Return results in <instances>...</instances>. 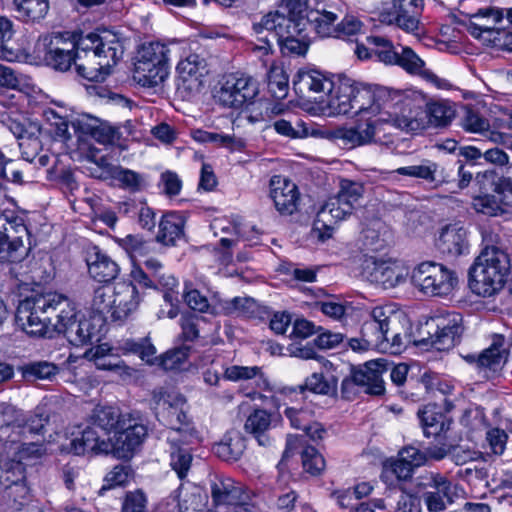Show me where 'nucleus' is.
Returning <instances> with one entry per match:
<instances>
[{
	"label": "nucleus",
	"instance_id": "obj_1",
	"mask_svg": "<svg viewBox=\"0 0 512 512\" xmlns=\"http://www.w3.org/2000/svg\"><path fill=\"white\" fill-rule=\"evenodd\" d=\"M43 63L58 72H66L74 64L77 74L89 81H103L122 59V38L109 30H98L76 36L70 32H54L39 37L35 45Z\"/></svg>",
	"mask_w": 512,
	"mask_h": 512
},
{
	"label": "nucleus",
	"instance_id": "obj_2",
	"mask_svg": "<svg viewBox=\"0 0 512 512\" xmlns=\"http://www.w3.org/2000/svg\"><path fill=\"white\" fill-rule=\"evenodd\" d=\"M462 316L451 312L428 319L419 326V332L426 331L428 337L417 338L412 331L410 319L402 312L391 323L387 331L392 334L391 354L401 353L409 344L431 346L438 351H446L455 346L463 331Z\"/></svg>",
	"mask_w": 512,
	"mask_h": 512
},
{
	"label": "nucleus",
	"instance_id": "obj_3",
	"mask_svg": "<svg viewBox=\"0 0 512 512\" xmlns=\"http://www.w3.org/2000/svg\"><path fill=\"white\" fill-rule=\"evenodd\" d=\"M74 315V303L56 292L32 293L18 304L16 323L30 335H44L49 327L55 331L58 324Z\"/></svg>",
	"mask_w": 512,
	"mask_h": 512
},
{
	"label": "nucleus",
	"instance_id": "obj_4",
	"mask_svg": "<svg viewBox=\"0 0 512 512\" xmlns=\"http://www.w3.org/2000/svg\"><path fill=\"white\" fill-rule=\"evenodd\" d=\"M91 424L106 433L114 432V456L120 459L132 457L135 449L147 435V427L138 414L122 413L113 406H96L90 415Z\"/></svg>",
	"mask_w": 512,
	"mask_h": 512
},
{
	"label": "nucleus",
	"instance_id": "obj_5",
	"mask_svg": "<svg viewBox=\"0 0 512 512\" xmlns=\"http://www.w3.org/2000/svg\"><path fill=\"white\" fill-rule=\"evenodd\" d=\"M307 19L284 15L279 11L269 12L253 24L256 34L267 31L274 38L283 56H305L311 40Z\"/></svg>",
	"mask_w": 512,
	"mask_h": 512
},
{
	"label": "nucleus",
	"instance_id": "obj_6",
	"mask_svg": "<svg viewBox=\"0 0 512 512\" xmlns=\"http://www.w3.org/2000/svg\"><path fill=\"white\" fill-rule=\"evenodd\" d=\"M510 258L498 247H486L468 270L471 291L482 297H491L503 289L510 273Z\"/></svg>",
	"mask_w": 512,
	"mask_h": 512
},
{
	"label": "nucleus",
	"instance_id": "obj_7",
	"mask_svg": "<svg viewBox=\"0 0 512 512\" xmlns=\"http://www.w3.org/2000/svg\"><path fill=\"white\" fill-rule=\"evenodd\" d=\"M475 184L482 197L474 199L477 211L484 214H493L499 204L512 207V165L500 173L495 169L478 172L475 175Z\"/></svg>",
	"mask_w": 512,
	"mask_h": 512
},
{
	"label": "nucleus",
	"instance_id": "obj_8",
	"mask_svg": "<svg viewBox=\"0 0 512 512\" xmlns=\"http://www.w3.org/2000/svg\"><path fill=\"white\" fill-rule=\"evenodd\" d=\"M29 231L24 219L14 211L0 213V261L16 263L23 260L29 251L24 241H29ZM30 245V242H28Z\"/></svg>",
	"mask_w": 512,
	"mask_h": 512
},
{
	"label": "nucleus",
	"instance_id": "obj_9",
	"mask_svg": "<svg viewBox=\"0 0 512 512\" xmlns=\"http://www.w3.org/2000/svg\"><path fill=\"white\" fill-rule=\"evenodd\" d=\"M152 403L155 416L171 429L169 435L194 438L196 432L184 411L186 399L181 394L155 390L152 393Z\"/></svg>",
	"mask_w": 512,
	"mask_h": 512
},
{
	"label": "nucleus",
	"instance_id": "obj_10",
	"mask_svg": "<svg viewBox=\"0 0 512 512\" xmlns=\"http://www.w3.org/2000/svg\"><path fill=\"white\" fill-rule=\"evenodd\" d=\"M411 281L425 295L447 296L457 287L458 276L441 263L424 261L413 269Z\"/></svg>",
	"mask_w": 512,
	"mask_h": 512
},
{
	"label": "nucleus",
	"instance_id": "obj_11",
	"mask_svg": "<svg viewBox=\"0 0 512 512\" xmlns=\"http://www.w3.org/2000/svg\"><path fill=\"white\" fill-rule=\"evenodd\" d=\"M169 48L160 42L143 44L135 63V78L140 84L155 87L168 76Z\"/></svg>",
	"mask_w": 512,
	"mask_h": 512
},
{
	"label": "nucleus",
	"instance_id": "obj_12",
	"mask_svg": "<svg viewBox=\"0 0 512 512\" xmlns=\"http://www.w3.org/2000/svg\"><path fill=\"white\" fill-rule=\"evenodd\" d=\"M258 94V82L253 77L231 74L227 76L215 98L224 107L238 109L252 104Z\"/></svg>",
	"mask_w": 512,
	"mask_h": 512
},
{
	"label": "nucleus",
	"instance_id": "obj_13",
	"mask_svg": "<svg viewBox=\"0 0 512 512\" xmlns=\"http://www.w3.org/2000/svg\"><path fill=\"white\" fill-rule=\"evenodd\" d=\"M103 318L101 316H84L78 318V312L74 306V315L58 324L57 332L63 333L67 340L74 346L86 344L93 345L102 337Z\"/></svg>",
	"mask_w": 512,
	"mask_h": 512
},
{
	"label": "nucleus",
	"instance_id": "obj_14",
	"mask_svg": "<svg viewBox=\"0 0 512 512\" xmlns=\"http://www.w3.org/2000/svg\"><path fill=\"white\" fill-rule=\"evenodd\" d=\"M418 491H423V499L430 512H440L453 502L451 481L440 473L425 472L415 479Z\"/></svg>",
	"mask_w": 512,
	"mask_h": 512
},
{
	"label": "nucleus",
	"instance_id": "obj_15",
	"mask_svg": "<svg viewBox=\"0 0 512 512\" xmlns=\"http://www.w3.org/2000/svg\"><path fill=\"white\" fill-rule=\"evenodd\" d=\"M503 10L495 7L479 9L475 14L470 15L464 23L466 30L476 39L487 45H497L503 30L496 28V24L503 20Z\"/></svg>",
	"mask_w": 512,
	"mask_h": 512
},
{
	"label": "nucleus",
	"instance_id": "obj_16",
	"mask_svg": "<svg viewBox=\"0 0 512 512\" xmlns=\"http://www.w3.org/2000/svg\"><path fill=\"white\" fill-rule=\"evenodd\" d=\"M422 10L423 0H393L390 6L383 8L379 18L382 23L414 33L419 28Z\"/></svg>",
	"mask_w": 512,
	"mask_h": 512
},
{
	"label": "nucleus",
	"instance_id": "obj_17",
	"mask_svg": "<svg viewBox=\"0 0 512 512\" xmlns=\"http://www.w3.org/2000/svg\"><path fill=\"white\" fill-rule=\"evenodd\" d=\"M177 71V93L183 99H189L203 86L202 78L207 73L206 61L198 54H189L178 63Z\"/></svg>",
	"mask_w": 512,
	"mask_h": 512
},
{
	"label": "nucleus",
	"instance_id": "obj_18",
	"mask_svg": "<svg viewBox=\"0 0 512 512\" xmlns=\"http://www.w3.org/2000/svg\"><path fill=\"white\" fill-rule=\"evenodd\" d=\"M363 275L366 279L385 289L393 288L403 282L406 276L404 269L397 263L371 257L365 261Z\"/></svg>",
	"mask_w": 512,
	"mask_h": 512
},
{
	"label": "nucleus",
	"instance_id": "obj_19",
	"mask_svg": "<svg viewBox=\"0 0 512 512\" xmlns=\"http://www.w3.org/2000/svg\"><path fill=\"white\" fill-rule=\"evenodd\" d=\"M355 81L347 76H339L334 87L327 93L322 113L327 116L347 115L352 113Z\"/></svg>",
	"mask_w": 512,
	"mask_h": 512
},
{
	"label": "nucleus",
	"instance_id": "obj_20",
	"mask_svg": "<svg viewBox=\"0 0 512 512\" xmlns=\"http://www.w3.org/2000/svg\"><path fill=\"white\" fill-rule=\"evenodd\" d=\"M295 92L301 98L320 100L334 87V81L318 70H299L293 79Z\"/></svg>",
	"mask_w": 512,
	"mask_h": 512
},
{
	"label": "nucleus",
	"instance_id": "obj_21",
	"mask_svg": "<svg viewBox=\"0 0 512 512\" xmlns=\"http://www.w3.org/2000/svg\"><path fill=\"white\" fill-rule=\"evenodd\" d=\"M351 205L336 196L330 198L318 211L312 227V235L320 241L331 237L332 219L338 221L352 213Z\"/></svg>",
	"mask_w": 512,
	"mask_h": 512
},
{
	"label": "nucleus",
	"instance_id": "obj_22",
	"mask_svg": "<svg viewBox=\"0 0 512 512\" xmlns=\"http://www.w3.org/2000/svg\"><path fill=\"white\" fill-rule=\"evenodd\" d=\"M270 197L281 215H292L298 210L300 193L297 185L280 175L270 180Z\"/></svg>",
	"mask_w": 512,
	"mask_h": 512
},
{
	"label": "nucleus",
	"instance_id": "obj_23",
	"mask_svg": "<svg viewBox=\"0 0 512 512\" xmlns=\"http://www.w3.org/2000/svg\"><path fill=\"white\" fill-rule=\"evenodd\" d=\"M436 245L439 252L449 258L466 255L469 253L467 230L458 223L446 225L442 228Z\"/></svg>",
	"mask_w": 512,
	"mask_h": 512
},
{
	"label": "nucleus",
	"instance_id": "obj_24",
	"mask_svg": "<svg viewBox=\"0 0 512 512\" xmlns=\"http://www.w3.org/2000/svg\"><path fill=\"white\" fill-rule=\"evenodd\" d=\"M332 137L347 148L369 145L373 143V118L358 120L353 127H338L331 132Z\"/></svg>",
	"mask_w": 512,
	"mask_h": 512
},
{
	"label": "nucleus",
	"instance_id": "obj_25",
	"mask_svg": "<svg viewBox=\"0 0 512 512\" xmlns=\"http://www.w3.org/2000/svg\"><path fill=\"white\" fill-rule=\"evenodd\" d=\"M140 303L139 291L132 282H118L114 286V310L113 321H124L128 316L137 310Z\"/></svg>",
	"mask_w": 512,
	"mask_h": 512
},
{
	"label": "nucleus",
	"instance_id": "obj_26",
	"mask_svg": "<svg viewBox=\"0 0 512 512\" xmlns=\"http://www.w3.org/2000/svg\"><path fill=\"white\" fill-rule=\"evenodd\" d=\"M355 375H362L360 388L363 392L370 395H382L385 392L383 374L388 371L387 364L382 359L366 362L358 368L352 367Z\"/></svg>",
	"mask_w": 512,
	"mask_h": 512
},
{
	"label": "nucleus",
	"instance_id": "obj_27",
	"mask_svg": "<svg viewBox=\"0 0 512 512\" xmlns=\"http://www.w3.org/2000/svg\"><path fill=\"white\" fill-rule=\"evenodd\" d=\"M86 263L90 276L98 282L109 283L116 279L120 272L118 263L97 246L87 251Z\"/></svg>",
	"mask_w": 512,
	"mask_h": 512
},
{
	"label": "nucleus",
	"instance_id": "obj_28",
	"mask_svg": "<svg viewBox=\"0 0 512 512\" xmlns=\"http://www.w3.org/2000/svg\"><path fill=\"white\" fill-rule=\"evenodd\" d=\"M377 53L381 61L397 64L410 74H427L424 61L410 47L398 45L396 49L380 50Z\"/></svg>",
	"mask_w": 512,
	"mask_h": 512
},
{
	"label": "nucleus",
	"instance_id": "obj_29",
	"mask_svg": "<svg viewBox=\"0 0 512 512\" xmlns=\"http://www.w3.org/2000/svg\"><path fill=\"white\" fill-rule=\"evenodd\" d=\"M211 496L216 505H243L248 495L231 478H216L211 482Z\"/></svg>",
	"mask_w": 512,
	"mask_h": 512
},
{
	"label": "nucleus",
	"instance_id": "obj_30",
	"mask_svg": "<svg viewBox=\"0 0 512 512\" xmlns=\"http://www.w3.org/2000/svg\"><path fill=\"white\" fill-rule=\"evenodd\" d=\"M69 451L75 455H82L88 451L95 453H112L114 455V442L111 439H101L97 431L87 426L80 437H75L70 441Z\"/></svg>",
	"mask_w": 512,
	"mask_h": 512
},
{
	"label": "nucleus",
	"instance_id": "obj_31",
	"mask_svg": "<svg viewBox=\"0 0 512 512\" xmlns=\"http://www.w3.org/2000/svg\"><path fill=\"white\" fill-rule=\"evenodd\" d=\"M418 127L417 121L412 116H402L392 121L373 118V143L380 145H388L392 143L393 132L400 128L402 130H415Z\"/></svg>",
	"mask_w": 512,
	"mask_h": 512
},
{
	"label": "nucleus",
	"instance_id": "obj_32",
	"mask_svg": "<svg viewBox=\"0 0 512 512\" xmlns=\"http://www.w3.org/2000/svg\"><path fill=\"white\" fill-rule=\"evenodd\" d=\"M381 93L377 96L370 87L361 83H355L352 113L356 115L371 114L376 116L382 110L379 102Z\"/></svg>",
	"mask_w": 512,
	"mask_h": 512
},
{
	"label": "nucleus",
	"instance_id": "obj_33",
	"mask_svg": "<svg viewBox=\"0 0 512 512\" xmlns=\"http://www.w3.org/2000/svg\"><path fill=\"white\" fill-rule=\"evenodd\" d=\"M186 219L179 212L164 214L159 223V233L156 240L164 245H174L177 239L184 236Z\"/></svg>",
	"mask_w": 512,
	"mask_h": 512
},
{
	"label": "nucleus",
	"instance_id": "obj_34",
	"mask_svg": "<svg viewBox=\"0 0 512 512\" xmlns=\"http://www.w3.org/2000/svg\"><path fill=\"white\" fill-rule=\"evenodd\" d=\"M191 439H185L184 436L168 435V441L171 445L170 465L180 479L186 477L192 462V455L187 449L180 447V444H188Z\"/></svg>",
	"mask_w": 512,
	"mask_h": 512
},
{
	"label": "nucleus",
	"instance_id": "obj_35",
	"mask_svg": "<svg viewBox=\"0 0 512 512\" xmlns=\"http://www.w3.org/2000/svg\"><path fill=\"white\" fill-rule=\"evenodd\" d=\"M245 449V438L238 431L228 432L223 440L213 447L215 455L227 462L239 460Z\"/></svg>",
	"mask_w": 512,
	"mask_h": 512
},
{
	"label": "nucleus",
	"instance_id": "obj_36",
	"mask_svg": "<svg viewBox=\"0 0 512 512\" xmlns=\"http://www.w3.org/2000/svg\"><path fill=\"white\" fill-rule=\"evenodd\" d=\"M428 122L434 127H446L456 116V109L452 102L436 100L426 104L425 109Z\"/></svg>",
	"mask_w": 512,
	"mask_h": 512
},
{
	"label": "nucleus",
	"instance_id": "obj_37",
	"mask_svg": "<svg viewBox=\"0 0 512 512\" xmlns=\"http://www.w3.org/2000/svg\"><path fill=\"white\" fill-rule=\"evenodd\" d=\"M0 415L2 417V424L0 426V447L7 449L9 439L15 428L19 426V421H22L24 412L9 403H1Z\"/></svg>",
	"mask_w": 512,
	"mask_h": 512
},
{
	"label": "nucleus",
	"instance_id": "obj_38",
	"mask_svg": "<svg viewBox=\"0 0 512 512\" xmlns=\"http://www.w3.org/2000/svg\"><path fill=\"white\" fill-rule=\"evenodd\" d=\"M13 4L24 22H40L49 11L48 0H13Z\"/></svg>",
	"mask_w": 512,
	"mask_h": 512
},
{
	"label": "nucleus",
	"instance_id": "obj_39",
	"mask_svg": "<svg viewBox=\"0 0 512 512\" xmlns=\"http://www.w3.org/2000/svg\"><path fill=\"white\" fill-rule=\"evenodd\" d=\"M270 424V415L265 410L257 409L247 418L244 428L246 432L254 435L259 445L265 446L269 443V438L265 435V432Z\"/></svg>",
	"mask_w": 512,
	"mask_h": 512
},
{
	"label": "nucleus",
	"instance_id": "obj_40",
	"mask_svg": "<svg viewBox=\"0 0 512 512\" xmlns=\"http://www.w3.org/2000/svg\"><path fill=\"white\" fill-rule=\"evenodd\" d=\"M418 417L426 436L439 435L444 430L445 416L435 404H428L418 411Z\"/></svg>",
	"mask_w": 512,
	"mask_h": 512
},
{
	"label": "nucleus",
	"instance_id": "obj_41",
	"mask_svg": "<svg viewBox=\"0 0 512 512\" xmlns=\"http://www.w3.org/2000/svg\"><path fill=\"white\" fill-rule=\"evenodd\" d=\"M22 376L26 381L35 382L37 380L52 381L59 373V368L48 361H36L25 364L21 367Z\"/></svg>",
	"mask_w": 512,
	"mask_h": 512
},
{
	"label": "nucleus",
	"instance_id": "obj_42",
	"mask_svg": "<svg viewBox=\"0 0 512 512\" xmlns=\"http://www.w3.org/2000/svg\"><path fill=\"white\" fill-rule=\"evenodd\" d=\"M338 380L335 376H324L322 373H313L307 377L305 384L299 386L301 392L309 390L316 394L333 396L337 393Z\"/></svg>",
	"mask_w": 512,
	"mask_h": 512
},
{
	"label": "nucleus",
	"instance_id": "obj_43",
	"mask_svg": "<svg viewBox=\"0 0 512 512\" xmlns=\"http://www.w3.org/2000/svg\"><path fill=\"white\" fill-rule=\"evenodd\" d=\"M221 306L226 315L241 317H256L259 311V305L250 297H235L224 300Z\"/></svg>",
	"mask_w": 512,
	"mask_h": 512
},
{
	"label": "nucleus",
	"instance_id": "obj_44",
	"mask_svg": "<svg viewBox=\"0 0 512 512\" xmlns=\"http://www.w3.org/2000/svg\"><path fill=\"white\" fill-rule=\"evenodd\" d=\"M268 91L275 99L282 100L288 95L289 80L284 69L272 65L267 74Z\"/></svg>",
	"mask_w": 512,
	"mask_h": 512
},
{
	"label": "nucleus",
	"instance_id": "obj_45",
	"mask_svg": "<svg viewBox=\"0 0 512 512\" xmlns=\"http://www.w3.org/2000/svg\"><path fill=\"white\" fill-rule=\"evenodd\" d=\"M508 359V351L502 348V344L494 343L484 350L477 358V365L480 368H489L492 371L500 369Z\"/></svg>",
	"mask_w": 512,
	"mask_h": 512
},
{
	"label": "nucleus",
	"instance_id": "obj_46",
	"mask_svg": "<svg viewBox=\"0 0 512 512\" xmlns=\"http://www.w3.org/2000/svg\"><path fill=\"white\" fill-rule=\"evenodd\" d=\"M437 170V163L430 160H423L419 165L400 167L396 169L395 172L403 176L418 178L426 182L433 183L437 180Z\"/></svg>",
	"mask_w": 512,
	"mask_h": 512
},
{
	"label": "nucleus",
	"instance_id": "obj_47",
	"mask_svg": "<svg viewBox=\"0 0 512 512\" xmlns=\"http://www.w3.org/2000/svg\"><path fill=\"white\" fill-rule=\"evenodd\" d=\"M121 349L124 353L138 355L141 360L148 364H153V360L156 359V349L148 337L139 340L127 339L121 344Z\"/></svg>",
	"mask_w": 512,
	"mask_h": 512
},
{
	"label": "nucleus",
	"instance_id": "obj_48",
	"mask_svg": "<svg viewBox=\"0 0 512 512\" xmlns=\"http://www.w3.org/2000/svg\"><path fill=\"white\" fill-rule=\"evenodd\" d=\"M38 132L39 128L30 124V132L19 141L22 160L25 162H33L42 149L41 141L37 135Z\"/></svg>",
	"mask_w": 512,
	"mask_h": 512
},
{
	"label": "nucleus",
	"instance_id": "obj_49",
	"mask_svg": "<svg viewBox=\"0 0 512 512\" xmlns=\"http://www.w3.org/2000/svg\"><path fill=\"white\" fill-rule=\"evenodd\" d=\"M114 298V289L111 290L109 287H98L94 291L92 299V308L97 313L96 316H101L104 319L106 314H110L112 318V312L114 310V304H112Z\"/></svg>",
	"mask_w": 512,
	"mask_h": 512
},
{
	"label": "nucleus",
	"instance_id": "obj_50",
	"mask_svg": "<svg viewBox=\"0 0 512 512\" xmlns=\"http://www.w3.org/2000/svg\"><path fill=\"white\" fill-rule=\"evenodd\" d=\"M463 129L470 133H484L489 131V122L477 110L465 106L460 120Z\"/></svg>",
	"mask_w": 512,
	"mask_h": 512
},
{
	"label": "nucleus",
	"instance_id": "obj_51",
	"mask_svg": "<svg viewBox=\"0 0 512 512\" xmlns=\"http://www.w3.org/2000/svg\"><path fill=\"white\" fill-rule=\"evenodd\" d=\"M301 459L304 470L312 476L320 475L325 469L324 457L312 446L303 449Z\"/></svg>",
	"mask_w": 512,
	"mask_h": 512
},
{
	"label": "nucleus",
	"instance_id": "obj_52",
	"mask_svg": "<svg viewBox=\"0 0 512 512\" xmlns=\"http://www.w3.org/2000/svg\"><path fill=\"white\" fill-rule=\"evenodd\" d=\"M118 244L127 252L131 259L145 256L150 251L151 246V242L144 240L139 235H127L119 239Z\"/></svg>",
	"mask_w": 512,
	"mask_h": 512
},
{
	"label": "nucleus",
	"instance_id": "obj_53",
	"mask_svg": "<svg viewBox=\"0 0 512 512\" xmlns=\"http://www.w3.org/2000/svg\"><path fill=\"white\" fill-rule=\"evenodd\" d=\"M4 473V488L25 482L26 469L20 460L8 457L4 459Z\"/></svg>",
	"mask_w": 512,
	"mask_h": 512
},
{
	"label": "nucleus",
	"instance_id": "obj_54",
	"mask_svg": "<svg viewBox=\"0 0 512 512\" xmlns=\"http://www.w3.org/2000/svg\"><path fill=\"white\" fill-rule=\"evenodd\" d=\"M3 498L8 502L10 509L20 510L29 498V488L26 482L4 488Z\"/></svg>",
	"mask_w": 512,
	"mask_h": 512
},
{
	"label": "nucleus",
	"instance_id": "obj_55",
	"mask_svg": "<svg viewBox=\"0 0 512 512\" xmlns=\"http://www.w3.org/2000/svg\"><path fill=\"white\" fill-rule=\"evenodd\" d=\"M112 179L118 180L123 188L133 192L141 190L144 185V179L139 173L120 166L114 168Z\"/></svg>",
	"mask_w": 512,
	"mask_h": 512
},
{
	"label": "nucleus",
	"instance_id": "obj_56",
	"mask_svg": "<svg viewBox=\"0 0 512 512\" xmlns=\"http://www.w3.org/2000/svg\"><path fill=\"white\" fill-rule=\"evenodd\" d=\"M363 192L364 187L362 184L343 179L340 182V190L338 191L336 197L341 202H347V204L351 205V208L353 209L354 203H356L362 197Z\"/></svg>",
	"mask_w": 512,
	"mask_h": 512
},
{
	"label": "nucleus",
	"instance_id": "obj_57",
	"mask_svg": "<svg viewBox=\"0 0 512 512\" xmlns=\"http://www.w3.org/2000/svg\"><path fill=\"white\" fill-rule=\"evenodd\" d=\"M44 117L53 128L52 132L56 138L63 141H67L71 138V134L69 133V122L65 117L59 115L53 109L45 110Z\"/></svg>",
	"mask_w": 512,
	"mask_h": 512
},
{
	"label": "nucleus",
	"instance_id": "obj_58",
	"mask_svg": "<svg viewBox=\"0 0 512 512\" xmlns=\"http://www.w3.org/2000/svg\"><path fill=\"white\" fill-rule=\"evenodd\" d=\"M337 14L330 11H322L314 20L315 31L320 37H336L337 35Z\"/></svg>",
	"mask_w": 512,
	"mask_h": 512
},
{
	"label": "nucleus",
	"instance_id": "obj_59",
	"mask_svg": "<svg viewBox=\"0 0 512 512\" xmlns=\"http://www.w3.org/2000/svg\"><path fill=\"white\" fill-rule=\"evenodd\" d=\"M193 138L198 142L215 143L218 146L227 148L233 147L236 144H240V141L236 140V138L233 136L216 132H208L200 129L194 131Z\"/></svg>",
	"mask_w": 512,
	"mask_h": 512
},
{
	"label": "nucleus",
	"instance_id": "obj_60",
	"mask_svg": "<svg viewBox=\"0 0 512 512\" xmlns=\"http://www.w3.org/2000/svg\"><path fill=\"white\" fill-rule=\"evenodd\" d=\"M190 351V346L184 345L166 352L161 357L160 365L165 370L178 369L181 364L187 359Z\"/></svg>",
	"mask_w": 512,
	"mask_h": 512
},
{
	"label": "nucleus",
	"instance_id": "obj_61",
	"mask_svg": "<svg viewBox=\"0 0 512 512\" xmlns=\"http://www.w3.org/2000/svg\"><path fill=\"white\" fill-rule=\"evenodd\" d=\"M13 33V22L7 17L0 15V59L7 61L14 59V52L4 45V41L10 40Z\"/></svg>",
	"mask_w": 512,
	"mask_h": 512
},
{
	"label": "nucleus",
	"instance_id": "obj_62",
	"mask_svg": "<svg viewBox=\"0 0 512 512\" xmlns=\"http://www.w3.org/2000/svg\"><path fill=\"white\" fill-rule=\"evenodd\" d=\"M387 331L385 327L377 325L376 322L365 320L361 328V335L369 341L372 347H377L384 342Z\"/></svg>",
	"mask_w": 512,
	"mask_h": 512
},
{
	"label": "nucleus",
	"instance_id": "obj_63",
	"mask_svg": "<svg viewBox=\"0 0 512 512\" xmlns=\"http://www.w3.org/2000/svg\"><path fill=\"white\" fill-rule=\"evenodd\" d=\"M322 330V327L316 326L313 322L308 321L307 319L297 318L293 322L289 337L295 339H305Z\"/></svg>",
	"mask_w": 512,
	"mask_h": 512
},
{
	"label": "nucleus",
	"instance_id": "obj_64",
	"mask_svg": "<svg viewBox=\"0 0 512 512\" xmlns=\"http://www.w3.org/2000/svg\"><path fill=\"white\" fill-rule=\"evenodd\" d=\"M394 512H421L420 499L417 496L400 492L395 497Z\"/></svg>",
	"mask_w": 512,
	"mask_h": 512
}]
</instances>
